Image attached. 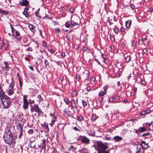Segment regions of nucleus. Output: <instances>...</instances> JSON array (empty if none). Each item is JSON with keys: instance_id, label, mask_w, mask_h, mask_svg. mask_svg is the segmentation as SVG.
Returning <instances> with one entry per match:
<instances>
[{"instance_id": "1", "label": "nucleus", "mask_w": 153, "mask_h": 153, "mask_svg": "<svg viewBox=\"0 0 153 153\" xmlns=\"http://www.w3.org/2000/svg\"><path fill=\"white\" fill-rule=\"evenodd\" d=\"M0 99L3 104L4 107L7 108L10 105L11 102L9 97L6 96L3 93H0Z\"/></svg>"}, {"instance_id": "2", "label": "nucleus", "mask_w": 153, "mask_h": 153, "mask_svg": "<svg viewBox=\"0 0 153 153\" xmlns=\"http://www.w3.org/2000/svg\"><path fill=\"white\" fill-rule=\"evenodd\" d=\"M4 139L5 142L7 144H11L13 140V136L12 133L9 129L6 131L4 135Z\"/></svg>"}, {"instance_id": "3", "label": "nucleus", "mask_w": 153, "mask_h": 153, "mask_svg": "<svg viewBox=\"0 0 153 153\" xmlns=\"http://www.w3.org/2000/svg\"><path fill=\"white\" fill-rule=\"evenodd\" d=\"M95 146L98 150V152H106L105 150L108 148L107 145L101 141L97 142L95 143Z\"/></svg>"}, {"instance_id": "4", "label": "nucleus", "mask_w": 153, "mask_h": 153, "mask_svg": "<svg viewBox=\"0 0 153 153\" xmlns=\"http://www.w3.org/2000/svg\"><path fill=\"white\" fill-rule=\"evenodd\" d=\"M80 21V19L78 17H76L73 19H72V17H71L70 20L71 27L73 28L75 26H78L79 25V22Z\"/></svg>"}, {"instance_id": "5", "label": "nucleus", "mask_w": 153, "mask_h": 153, "mask_svg": "<svg viewBox=\"0 0 153 153\" xmlns=\"http://www.w3.org/2000/svg\"><path fill=\"white\" fill-rule=\"evenodd\" d=\"M79 139L83 143L88 144L90 142V140L85 136H79Z\"/></svg>"}, {"instance_id": "6", "label": "nucleus", "mask_w": 153, "mask_h": 153, "mask_svg": "<svg viewBox=\"0 0 153 153\" xmlns=\"http://www.w3.org/2000/svg\"><path fill=\"white\" fill-rule=\"evenodd\" d=\"M23 107L24 109H26L28 108L29 103L28 102L26 97L25 95L23 97Z\"/></svg>"}, {"instance_id": "7", "label": "nucleus", "mask_w": 153, "mask_h": 153, "mask_svg": "<svg viewBox=\"0 0 153 153\" xmlns=\"http://www.w3.org/2000/svg\"><path fill=\"white\" fill-rule=\"evenodd\" d=\"M12 36L18 40H20L22 38V37L20 36L19 32L17 30L12 34Z\"/></svg>"}, {"instance_id": "8", "label": "nucleus", "mask_w": 153, "mask_h": 153, "mask_svg": "<svg viewBox=\"0 0 153 153\" xmlns=\"http://www.w3.org/2000/svg\"><path fill=\"white\" fill-rule=\"evenodd\" d=\"M19 4L22 6H27L29 5V2L27 0H21Z\"/></svg>"}, {"instance_id": "9", "label": "nucleus", "mask_w": 153, "mask_h": 153, "mask_svg": "<svg viewBox=\"0 0 153 153\" xmlns=\"http://www.w3.org/2000/svg\"><path fill=\"white\" fill-rule=\"evenodd\" d=\"M142 144H138L137 145V151L135 153H143V151L142 152L141 150H142Z\"/></svg>"}, {"instance_id": "10", "label": "nucleus", "mask_w": 153, "mask_h": 153, "mask_svg": "<svg viewBox=\"0 0 153 153\" xmlns=\"http://www.w3.org/2000/svg\"><path fill=\"white\" fill-rule=\"evenodd\" d=\"M34 108H35V111L37 112L39 114H41V110L39 107L37 105L35 104L34 105Z\"/></svg>"}, {"instance_id": "11", "label": "nucleus", "mask_w": 153, "mask_h": 153, "mask_svg": "<svg viewBox=\"0 0 153 153\" xmlns=\"http://www.w3.org/2000/svg\"><path fill=\"white\" fill-rule=\"evenodd\" d=\"M131 24V20H128L125 22V26L127 29H129Z\"/></svg>"}, {"instance_id": "12", "label": "nucleus", "mask_w": 153, "mask_h": 153, "mask_svg": "<svg viewBox=\"0 0 153 153\" xmlns=\"http://www.w3.org/2000/svg\"><path fill=\"white\" fill-rule=\"evenodd\" d=\"M10 87V88H9L8 89H6V91L8 95H10L13 93V87Z\"/></svg>"}, {"instance_id": "13", "label": "nucleus", "mask_w": 153, "mask_h": 153, "mask_svg": "<svg viewBox=\"0 0 153 153\" xmlns=\"http://www.w3.org/2000/svg\"><path fill=\"white\" fill-rule=\"evenodd\" d=\"M28 9V8L25 7L24 8V10L22 12L23 15L25 16L26 18H28L29 16V15L27 13Z\"/></svg>"}, {"instance_id": "14", "label": "nucleus", "mask_w": 153, "mask_h": 153, "mask_svg": "<svg viewBox=\"0 0 153 153\" xmlns=\"http://www.w3.org/2000/svg\"><path fill=\"white\" fill-rule=\"evenodd\" d=\"M107 88H104V91H101L99 93L98 96L99 97L103 96H104L106 94V90Z\"/></svg>"}, {"instance_id": "15", "label": "nucleus", "mask_w": 153, "mask_h": 153, "mask_svg": "<svg viewBox=\"0 0 153 153\" xmlns=\"http://www.w3.org/2000/svg\"><path fill=\"white\" fill-rule=\"evenodd\" d=\"M2 45L6 50L8 49L9 45L7 42L3 41Z\"/></svg>"}, {"instance_id": "16", "label": "nucleus", "mask_w": 153, "mask_h": 153, "mask_svg": "<svg viewBox=\"0 0 153 153\" xmlns=\"http://www.w3.org/2000/svg\"><path fill=\"white\" fill-rule=\"evenodd\" d=\"M71 105L73 108H77V104L75 100L72 99L71 101Z\"/></svg>"}, {"instance_id": "17", "label": "nucleus", "mask_w": 153, "mask_h": 153, "mask_svg": "<svg viewBox=\"0 0 153 153\" xmlns=\"http://www.w3.org/2000/svg\"><path fill=\"white\" fill-rule=\"evenodd\" d=\"M29 92L30 93L33 94H36L37 92V90L34 87L33 88H30L29 89Z\"/></svg>"}, {"instance_id": "18", "label": "nucleus", "mask_w": 153, "mask_h": 153, "mask_svg": "<svg viewBox=\"0 0 153 153\" xmlns=\"http://www.w3.org/2000/svg\"><path fill=\"white\" fill-rule=\"evenodd\" d=\"M141 143L143 146V149H147L148 147V145L146 144L145 141H142L141 142Z\"/></svg>"}, {"instance_id": "19", "label": "nucleus", "mask_w": 153, "mask_h": 153, "mask_svg": "<svg viewBox=\"0 0 153 153\" xmlns=\"http://www.w3.org/2000/svg\"><path fill=\"white\" fill-rule=\"evenodd\" d=\"M114 139L116 142H118L122 140L123 138L119 136H116L114 137Z\"/></svg>"}, {"instance_id": "20", "label": "nucleus", "mask_w": 153, "mask_h": 153, "mask_svg": "<svg viewBox=\"0 0 153 153\" xmlns=\"http://www.w3.org/2000/svg\"><path fill=\"white\" fill-rule=\"evenodd\" d=\"M29 27L32 32H34L35 31V27L34 26H33V25L30 24L29 25Z\"/></svg>"}, {"instance_id": "21", "label": "nucleus", "mask_w": 153, "mask_h": 153, "mask_svg": "<svg viewBox=\"0 0 153 153\" xmlns=\"http://www.w3.org/2000/svg\"><path fill=\"white\" fill-rule=\"evenodd\" d=\"M76 149V148L72 145H71L68 148V150L69 151H72L73 152H74Z\"/></svg>"}, {"instance_id": "22", "label": "nucleus", "mask_w": 153, "mask_h": 153, "mask_svg": "<svg viewBox=\"0 0 153 153\" xmlns=\"http://www.w3.org/2000/svg\"><path fill=\"white\" fill-rule=\"evenodd\" d=\"M125 28L123 27H122L120 30V31L122 33L121 34L124 35L126 33L125 32Z\"/></svg>"}, {"instance_id": "23", "label": "nucleus", "mask_w": 153, "mask_h": 153, "mask_svg": "<svg viewBox=\"0 0 153 153\" xmlns=\"http://www.w3.org/2000/svg\"><path fill=\"white\" fill-rule=\"evenodd\" d=\"M136 45V42L135 41L133 40L132 41L131 43V48L133 49L135 48V47Z\"/></svg>"}, {"instance_id": "24", "label": "nucleus", "mask_w": 153, "mask_h": 153, "mask_svg": "<svg viewBox=\"0 0 153 153\" xmlns=\"http://www.w3.org/2000/svg\"><path fill=\"white\" fill-rule=\"evenodd\" d=\"M64 100L67 104L69 105V104L70 101L68 98L65 97L64 99Z\"/></svg>"}, {"instance_id": "25", "label": "nucleus", "mask_w": 153, "mask_h": 153, "mask_svg": "<svg viewBox=\"0 0 153 153\" xmlns=\"http://www.w3.org/2000/svg\"><path fill=\"white\" fill-rule=\"evenodd\" d=\"M45 140H44L43 141L42 143V148H45L46 147V144L45 143Z\"/></svg>"}, {"instance_id": "26", "label": "nucleus", "mask_w": 153, "mask_h": 153, "mask_svg": "<svg viewBox=\"0 0 153 153\" xmlns=\"http://www.w3.org/2000/svg\"><path fill=\"white\" fill-rule=\"evenodd\" d=\"M125 60V61L126 62H129L130 61V60H131L130 56H127L126 57Z\"/></svg>"}, {"instance_id": "27", "label": "nucleus", "mask_w": 153, "mask_h": 153, "mask_svg": "<svg viewBox=\"0 0 153 153\" xmlns=\"http://www.w3.org/2000/svg\"><path fill=\"white\" fill-rule=\"evenodd\" d=\"M140 132H143L146 130V128L143 127H140L139 128Z\"/></svg>"}, {"instance_id": "28", "label": "nucleus", "mask_w": 153, "mask_h": 153, "mask_svg": "<svg viewBox=\"0 0 153 153\" xmlns=\"http://www.w3.org/2000/svg\"><path fill=\"white\" fill-rule=\"evenodd\" d=\"M65 26L66 27L69 28L70 27V26H71V24L68 21L65 23Z\"/></svg>"}, {"instance_id": "29", "label": "nucleus", "mask_w": 153, "mask_h": 153, "mask_svg": "<svg viewBox=\"0 0 153 153\" xmlns=\"http://www.w3.org/2000/svg\"><path fill=\"white\" fill-rule=\"evenodd\" d=\"M17 76H18V78H19L20 85V86H22V83L21 80L19 76V74L18 73H17Z\"/></svg>"}, {"instance_id": "30", "label": "nucleus", "mask_w": 153, "mask_h": 153, "mask_svg": "<svg viewBox=\"0 0 153 153\" xmlns=\"http://www.w3.org/2000/svg\"><path fill=\"white\" fill-rule=\"evenodd\" d=\"M77 120L79 121H81L83 120L82 116L81 115H79L77 118Z\"/></svg>"}, {"instance_id": "31", "label": "nucleus", "mask_w": 153, "mask_h": 153, "mask_svg": "<svg viewBox=\"0 0 153 153\" xmlns=\"http://www.w3.org/2000/svg\"><path fill=\"white\" fill-rule=\"evenodd\" d=\"M81 153H88V150L86 148H83L81 151Z\"/></svg>"}, {"instance_id": "32", "label": "nucleus", "mask_w": 153, "mask_h": 153, "mask_svg": "<svg viewBox=\"0 0 153 153\" xmlns=\"http://www.w3.org/2000/svg\"><path fill=\"white\" fill-rule=\"evenodd\" d=\"M82 102L83 104V106L85 107L87 106V102L84 100H82Z\"/></svg>"}, {"instance_id": "33", "label": "nucleus", "mask_w": 153, "mask_h": 153, "mask_svg": "<svg viewBox=\"0 0 153 153\" xmlns=\"http://www.w3.org/2000/svg\"><path fill=\"white\" fill-rule=\"evenodd\" d=\"M97 117L95 114H93L92 115L91 119L93 121H94L96 120Z\"/></svg>"}, {"instance_id": "34", "label": "nucleus", "mask_w": 153, "mask_h": 153, "mask_svg": "<svg viewBox=\"0 0 153 153\" xmlns=\"http://www.w3.org/2000/svg\"><path fill=\"white\" fill-rule=\"evenodd\" d=\"M5 13L6 15L8 14V13L7 12L4 10H0V14H1L2 15H3L5 14Z\"/></svg>"}, {"instance_id": "35", "label": "nucleus", "mask_w": 153, "mask_h": 153, "mask_svg": "<svg viewBox=\"0 0 153 153\" xmlns=\"http://www.w3.org/2000/svg\"><path fill=\"white\" fill-rule=\"evenodd\" d=\"M114 27L115 28L114 29V31L115 33L117 34L118 33L119 30L118 28L116 26H115Z\"/></svg>"}, {"instance_id": "36", "label": "nucleus", "mask_w": 153, "mask_h": 153, "mask_svg": "<svg viewBox=\"0 0 153 153\" xmlns=\"http://www.w3.org/2000/svg\"><path fill=\"white\" fill-rule=\"evenodd\" d=\"M143 52L144 54L147 55L148 53V50L146 48H144L143 49Z\"/></svg>"}, {"instance_id": "37", "label": "nucleus", "mask_w": 153, "mask_h": 153, "mask_svg": "<svg viewBox=\"0 0 153 153\" xmlns=\"http://www.w3.org/2000/svg\"><path fill=\"white\" fill-rule=\"evenodd\" d=\"M140 115H144L146 114V112L145 111L143 110L140 112Z\"/></svg>"}, {"instance_id": "38", "label": "nucleus", "mask_w": 153, "mask_h": 153, "mask_svg": "<svg viewBox=\"0 0 153 153\" xmlns=\"http://www.w3.org/2000/svg\"><path fill=\"white\" fill-rule=\"evenodd\" d=\"M45 65L47 66H49L50 65V62L48 61L47 59H46L45 61Z\"/></svg>"}, {"instance_id": "39", "label": "nucleus", "mask_w": 153, "mask_h": 153, "mask_svg": "<svg viewBox=\"0 0 153 153\" xmlns=\"http://www.w3.org/2000/svg\"><path fill=\"white\" fill-rule=\"evenodd\" d=\"M143 41L144 42V44L145 43L148 44L149 42V40L146 37L144 39Z\"/></svg>"}, {"instance_id": "40", "label": "nucleus", "mask_w": 153, "mask_h": 153, "mask_svg": "<svg viewBox=\"0 0 153 153\" xmlns=\"http://www.w3.org/2000/svg\"><path fill=\"white\" fill-rule=\"evenodd\" d=\"M11 83L10 85L9 86H14V80L12 78H11Z\"/></svg>"}, {"instance_id": "41", "label": "nucleus", "mask_w": 153, "mask_h": 153, "mask_svg": "<svg viewBox=\"0 0 153 153\" xmlns=\"http://www.w3.org/2000/svg\"><path fill=\"white\" fill-rule=\"evenodd\" d=\"M85 89H86V90L87 91V92H88L89 91H91V90L90 88V87H87L86 88H85ZM85 94H87V93H86L85 92Z\"/></svg>"}, {"instance_id": "42", "label": "nucleus", "mask_w": 153, "mask_h": 153, "mask_svg": "<svg viewBox=\"0 0 153 153\" xmlns=\"http://www.w3.org/2000/svg\"><path fill=\"white\" fill-rule=\"evenodd\" d=\"M112 19H109L107 20V21L109 22L110 25H111L113 24V23L112 22Z\"/></svg>"}, {"instance_id": "43", "label": "nucleus", "mask_w": 153, "mask_h": 153, "mask_svg": "<svg viewBox=\"0 0 153 153\" xmlns=\"http://www.w3.org/2000/svg\"><path fill=\"white\" fill-rule=\"evenodd\" d=\"M114 100V97H112L109 98V101L111 102H113Z\"/></svg>"}, {"instance_id": "44", "label": "nucleus", "mask_w": 153, "mask_h": 153, "mask_svg": "<svg viewBox=\"0 0 153 153\" xmlns=\"http://www.w3.org/2000/svg\"><path fill=\"white\" fill-rule=\"evenodd\" d=\"M68 112L67 114V115L68 117H72L73 115V114L71 112L69 111Z\"/></svg>"}, {"instance_id": "45", "label": "nucleus", "mask_w": 153, "mask_h": 153, "mask_svg": "<svg viewBox=\"0 0 153 153\" xmlns=\"http://www.w3.org/2000/svg\"><path fill=\"white\" fill-rule=\"evenodd\" d=\"M88 48V47L86 46H83L82 48V50L85 51L87 50Z\"/></svg>"}, {"instance_id": "46", "label": "nucleus", "mask_w": 153, "mask_h": 153, "mask_svg": "<svg viewBox=\"0 0 153 153\" xmlns=\"http://www.w3.org/2000/svg\"><path fill=\"white\" fill-rule=\"evenodd\" d=\"M61 58H63L65 57V53L64 52H62L61 53Z\"/></svg>"}, {"instance_id": "47", "label": "nucleus", "mask_w": 153, "mask_h": 153, "mask_svg": "<svg viewBox=\"0 0 153 153\" xmlns=\"http://www.w3.org/2000/svg\"><path fill=\"white\" fill-rule=\"evenodd\" d=\"M33 132V129H30L28 131V133L29 134H32Z\"/></svg>"}, {"instance_id": "48", "label": "nucleus", "mask_w": 153, "mask_h": 153, "mask_svg": "<svg viewBox=\"0 0 153 153\" xmlns=\"http://www.w3.org/2000/svg\"><path fill=\"white\" fill-rule=\"evenodd\" d=\"M11 32H12V34L13 33H15V32H16V31H17V30H15L14 28V27L13 28H12V29H11Z\"/></svg>"}, {"instance_id": "49", "label": "nucleus", "mask_w": 153, "mask_h": 153, "mask_svg": "<svg viewBox=\"0 0 153 153\" xmlns=\"http://www.w3.org/2000/svg\"><path fill=\"white\" fill-rule=\"evenodd\" d=\"M4 63L5 65V67L6 68V70H7V69L8 68H9V65L7 63V62H5Z\"/></svg>"}, {"instance_id": "50", "label": "nucleus", "mask_w": 153, "mask_h": 153, "mask_svg": "<svg viewBox=\"0 0 153 153\" xmlns=\"http://www.w3.org/2000/svg\"><path fill=\"white\" fill-rule=\"evenodd\" d=\"M31 108L30 109V111L32 112H34V111H35V108H34V105L33 106H31Z\"/></svg>"}, {"instance_id": "51", "label": "nucleus", "mask_w": 153, "mask_h": 153, "mask_svg": "<svg viewBox=\"0 0 153 153\" xmlns=\"http://www.w3.org/2000/svg\"><path fill=\"white\" fill-rule=\"evenodd\" d=\"M74 10V7H71L70 9V11L71 13H73Z\"/></svg>"}, {"instance_id": "52", "label": "nucleus", "mask_w": 153, "mask_h": 153, "mask_svg": "<svg viewBox=\"0 0 153 153\" xmlns=\"http://www.w3.org/2000/svg\"><path fill=\"white\" fill-rule=\"evenodd\" d=\"M42 45L45 47H46L47 46V44L45 41H43Z\"/></svg>"}, {"instance_id": "53", "label": "nucleus", "mask_w": 153, "mask_h": 153, "mask_svg": "<svg viewBox=\"0 0 153 153\" xmlns=\"http://www.w3.org/2000/svg\"><path fill=\"white\" fill-rule=\"evenodd\" d=\"M45 16L43 17V19H49L50 18V17H49L48 15H47L45 14Z\"/></svg>"}, {"instance_id": "54", "label": "nucleus", "mask_w": 153, "mask_h": 153, "mask_svg": "<svg viewBox=\"0 0 153 153\" xmlns=\"http://www.w3.org/2000/svg\"><path fill=\"white\" fill-rule=\"evenodd\" d=\"M80 75L79 74H77L76 75V79L79 80L80 78Z\"/></svg>"}, {"instance_id": "55", "label": "nucleus", "mask_w": 153, "mask_h": 153, "mask_svg": "<svg viewBox=\"0 0 153 153\" xmlns=\"http://www.w3.org/2000/svg\"><path fill=\"white\" fill-rule=\"evenodd\" d=\"M96 61L101 66H102V65L100 63V62L99 61V60L97 59H95Z\"/></svg>"}, {"instance_id": "56", "label": "nucleus", "mask_w": 153, "mask_h": 153, "mask_svg": "<svg viewBox=\"0 0 153 153\" xmlns=\"http://www.w3.org/2000/svg\"><path fill=\"white\" fill-rule=\"evenodd\" d=\"M45 128L46 130H47L48 131L49 130V128L48 124L45 125Z\"/></svg>"}, {"instance_id": "57", "label": "nucleus", "mask_w": 153, "mask_h": 153, "mask_svg": "<svg viewBox=\"0 0 153 153\" xmlns=\"http://www.w3.org/2000/svg\"><path fill=\"white\" fill-rule=\"evenodd\" d=\"M56 117H53V119L52 120V121L54 123L56 120Z\"/></svg>"}, {"instance_id": "58", "label": "nucleus", "mask_w": 153, "mask_h": 153, "mask_svg": "<svg viewBox=\"0 0 153 153\" xmlns=\"http://www.w3.org/2000/svg\"><path fill=\"white\" fill-rule=\"evenodd\" d=\"M87 78L88 79H89L91 78V79H92V77H91L90 76V74L89 73H88V75L87 76Z\"/></svg>"}, {"instance_id": "59", "label": "nucleus", "mask_w": 153, "mask_h": 153, "mask_svg": "<svg viewBox=\"0 0 153 153\" xmlns=\"http://www.w3.org/2000/svg\"><path fill=\"white\" fill-rule=\"evenodd\" d=\"M102 57L104 59V61H105V60H106L107 59L106 58L105 56V55H102Z\"/></svg>"}, {"instance_id": "60", "label": "nucleus", "mask_w": 153, "mask_h": 153, "mask_svg": "<svg viewBox=\"0 0 153 153\" xmlns=\"http://www.w3.org/2000/svg\"><path fill=\"white\" fill-rule=\"evenodd\" d=\"M66 38L67 39V40L69 41H70V38L68 36L66 35Z\"/></svg>"}, {"instance_id": "61", "label": "nucleus", "mask_w": 153, "mask_h": 153, "mask_svg": "<svg viewBox=\"0 0 153 153\" xmlns=\"http://www.w3.org/2000/svg\"><path fill=\"white\" fill-rule=\"evenodd\" d=\"M97 153H109V152L108 151L106 152H98Z\"/></svg>"}, {"instance_id": "62", "label": "nucleus", "mask_w": 153, "mask_h": 153, "mask_svg": "<svg viewBox=\"0 0 153 153\" xmlns=\"http://www.w3.org/2000/svg\"><path fill=\"white\" fill-rule=\"evenodd\" d=\"M66 15V13L65 12H62V16L63 17H65Z\"/></svg>"}, {"instance_id": "63", "label": "nucleus", "mask_w": 153, "mask_h": 153, "mask_svg": "<svg viewBox=\"0 0 153 153\" xmlns=\"http://www.w3.org/2000/svg\"><path fill=\"white\" fill-rule=\"evenodd\" d=\"M151 111V110L149 109H148L146 111H145V112H146V114H149V113H150Z\"/></svg>"}, {"instance_id": "64", "label": "nucleus", "mask_w": 153, "mask_h": 153, "mask_svg": "<svg viewBox=\"0 0 153 153\" xmlns=\"http://www.w3.org/2000/svg\"><path fill=\"white\" fill-rule=\"evenodd\" d=\"M73 129H74V130L75 131H79V130L78 129V128L76 127H74Z\"/></svg>"}]
</instances>
